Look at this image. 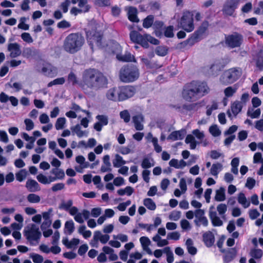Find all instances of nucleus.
Here are the masks:
<instances>
[{
  "label": "nucleus",
  "instance_id": "nucleus-1",
  "mask_svg": "<svg viewBox=\"0 0 263 263\" xmlns=\"http://www.w3.org/2000/svg\"><path fill=\"white\" fill-rule=\"evenodd\" d=\"M107 84L106 77L93 68L85 69L82 72L81 80L79 82V86L84 92L90 95L105 87Z\"/></svg>",
  "mask_w": 263,
  "mask_h": 263
},
{
  "label": "nucleus",
  "instance_id": "nucleus-2",
  "mask_svg": "<svg viewBox=\"0 0 263 263\" xmlns=\"http://www.w3.org/2000/svg\"><path fill=\"white\" fill-rule=\"evenodd\" d=\"M209 91V88L206 83L193 82L185 87L182 91V97L187 101L193 102Z\"/></svg>",
  "mask_w": 263,
  "mask_h": 263
},
{
  "label": "nucleus",
  "instance_id": "nucleus-3",
  "mask_svg": "<svg viewBox=\"0 0 263 263\" xmlns=\"http://www.w3.org/2000/svg\"><path fill=\"white\" fill-rule=\"evenodd\" d=\"M84 42V38L81 34L70 33L64 40L63 48L67 52L73 54L81 49Z\"/></svg>",
  "mask_w": 263,
  "mask_h": 263
},
{
  "label": "nucleus",
  "instance_id": "nucleus-4",
  "mask_svg": "<svg viewBox=\"0 0 263 263\" xmlns=\"http://www.w3.org/2000/svg\"><path fill=\"white\" fill-rule=\"evenodd\" d=\"M102 28L101 25L95 22H91L89 25V29L86 32V35L88 42L92 49L94 46L100 47L101 45Z\"/></svg>",
  "mask_w": 263,
  "mask_h": 263
},
{
  "label": "nucleus",
  "instance_id": "nucleus-5",
  "mask_svg": "<svg viewBox=\"0 0 263 263\" xmlns=\"http://www.w3.org/2000/svg\"><path fill=\"white\" fill-rule=\"evenodd\" d=\"M139 77V71L136 66L127 65L122 67L120 69L119 78L123 82H134L138 79Z\"/></svg>",
  "mask_w": 263,
  "mask_h": 263
},
{
  "label": "nucleus",
  "instance_id": "nucleus-6",
  "mask_svg": "<svg viewBox=\"0 0 263 263\" xmlns=\"http://www.w3.org/2000/svg\"><path fill=\"white\" fill-rule=\"evenodd\" d=\"M24 235L30 245L36 246L39 243L42 234L37 226L31 224L25 229Z\"/></svg>",
  "mask_w": 263,
  "mask_h": 263
},
{
  "label": "nucleus",
  "instance_id": "nucleus-7",
  "mask_svg": "<svg viewBox=\"0 0 263 263\" xmlns=\"http://www.w3.org/2000/svg\"><path fill=\"white\" fill-rule=\"evenodd\" d=\"M193 17V12L187 10L183 11L178 21L179 27L186 32L193 31L195 28Z\"/></svg>",
  "mask_w": 263,
  "mask_h": 263
},
{
  "label": "nucleus",
  "instance_id": "nucleus-8",
  "mask_svg": "<svg viewBox=\"0 0 263 263\" xmlns=\"http://www.w3.org/2000/svg\"><path fill=\"white\" fill-rule=\"evenodd\" d=\"M240 68H232L224 72L220 81L223 84H231L235 82L241 75Z\"/></svg>",
  "mask_w": 263,
  "mask_h": 263
},
{
  "label": "nucleus",
  "instance_id": "nucleus-9",
  "mask_svg": "<svg viewBox=\"0 0 263 263\" xmlns=\"http://www.w3.org/2000/svg\"><path fill=\"white\" fill-rule=\"evenodd\" d=\"M243 42L242 35L238 33H234L226 37V44L231 48L240 47Z\"/></svg>",
  "mask_w": 263,
  "mask_h": 263
},
{
  "label": "nucleus",
  "instance_id": "nucleus-10",
  "mask_svg": "<svg viewBox=\"0 0 263 263\" xmlns=\"http://www.w3.org/2000/svg\"><path fill=\"white\" fill-rule=\"evenodd\" d=\"M240 0H228L224 4L222 12L224 15L231 16L237 8Z\"/></svg>",
  "mask_w": 263,
  "mask_h": 263
},
{
  "label": "nucleus",
  "instance_id": "nucleus-11",
  "mask_svg": "<svg viewBox=\"0 0 263 263\" xmlns=\"http://www.w3.org/2000/svg\"><path fill=\"white\" fill-rule=\"evenodd\" d=\"M120 89V100L123 101L132 97L136 92V89L132 86H125L119 87Z\"/></svg>",
  "mask_w": 263,
  "mask_h": 263
},
{
  "label": "nucleus",
  "instance_id": "nucleus-12",
  "mask_svg": "<svg viewBox=\"0 0 263 263\" xmlns=\"http://www.w3.org/2000/svg\"><path fill=\"white\" fill-rule=\"evenodd\" d=\"M204 211L202 209H198L195 211L196 219L194 220V222L197 226H199L200 224L204 227L208 226V220L204 216Z\"/></svg>",
  "mask_w": 263,
  "mask_h": 263
},
{
  "label": "nucleus",
  "instance_id": "nucleus-13",
  "mask_svg": "<svg viewBox=\"0 0 263 263\" xmlns=\"http://www.w3.org/2000/svg\"><path fill=\"white\" fill-rule=\"evenodd\" d=\"M242 107V104L240 102L236 101L232 103L231 109L228 110L227 115L230 119H232L234 117H236L241 110Z\"/></svg>",
  "mask_w": 263,
  "mask_h": 263
},
{
  "label": "nucleus",
  "instance_id": "nucleus-14",
  "mask_svg": "<svg viewBox=\"0 0 263 263\" xmlns=\"http://www.w3.org/2000/svg\"><path fill=\"white\" fill-rule=\"evenodd\" d=\"M7 49L10 52V57L11 58H16L22 53L21 46L17 43H9L8 45Z\"/></svg>",
  "mask_w": 263,
  "mask_h": 263
},
{
  "label": "nucleus",
  "instance_id": "nucleus-15",
  "mask_svg": "<svg viewBox=\"0 0 263 263\" xmlns=\"http://www.w3.org/2000/svg\"><path fill=\"white\" fill-rule=\"evenodd\" d=\"M44 76L48 77H53L57 74L56 68L49 64H46L39 70Z\"/></svg>",
  "mask_w": 263,
  "mask_h": 263
},
{
  "label": "nucleus",
  "instance_id": "nucleus-16",
  "mask_svg": "<svg viewBox=\"0 0 263 263\" xmlns=\"http://www.w3.org/2000/svg\"><path fill=\"white\" fill-rule=\"evenodd\" d=\"M109 238V235L107 234H103L100 231H96L94 232L93 240L96 242L99 241L102 244H105L108 241Z\"/></svg>",
  "mask_w": 263,
  "mask_h": 263
},
{
  "label": "nucleus",
  "instance_id": "nucleus-17",
  "mask_svg": "<svg viewBox=\"0 0 263 263\" xmlns=\"http://www.w3.org/2000/svg\"><path fill=\"white\" fill-rule=\"evenodd\" d=\"M133 122L134 126L137 130H142L144 128L143 123L144 122V117L142 114H138L133 117Z\"/></svg>",
  "mask_w": 263,
  "mask_h": 263
},
{
  "label": "nucleus",
  "instance_id": "nucleus-18",
  "mask_svg": "<svg viewBox=\"0 0 263 263\" xmlns=\"http://www.w3.org/2000/svg\"><path fill=\"white\" fill-rule=\"evenodd\" d=\"M213 206H211L209 211V217L211 220L212 223L214 226L219 227L223 224L222 221L217 216L215 211H213Z\"/></svg>",
  "mask_w": 263,
  "mask_h": 263
},
{
  "label": "nucleus",
  "instance_id": "nucleus-19",
  "mask_svg": "<svg viewBox=\"0 0 263 263\" xmlns=\"http://www.w3.org/2000/svg\"><path fill=\"white\" fill-rule=\"evenodd\" d=\"M106 97L110 100L114 101H121L119 88H113L109 89L106 93Z\"/></svg>",
  "mask_w": 263,
  "mask_h": 263
},
{
  "label": "nucleus",
  "instance_id": "nucleus-20",
  "mask_svg": "<svg viewBox=\"0 0 263 263\" xmlns=\"http://www.w3.org/2000/svg\"><path fill=\"white\" fill-rule=\"evenodd\" d=\"M145 139L148 142H152L153 144L154 149L157 153H160L162 151V147L158 144V139L154 137L151 133H148L145 136Z\"/></svg>",
  "mask_w": 263,
  "mask_h": 263
},
{
  "label": "nucleus",
  "instance_id": "nucleus-21",
  "mask_svg": "<svg viewBox=\"0 0 263 263\" xmlns=\"http://www.w3.org/2000/svg\"><path fill=\"white\" fill-rule=\"evenodd\" d=\"M139 240L143 251H145L149 255H152L153 252L149 247L151 244V241L148 237L142 236L140 237Z\"/></svg>",
  "mask_w": 263,
  "mask_h": 263
},
{
  "label": "nucleus",
  "instance_id": "nucleus-22",
  "mask_svg": "<svg viewBox=\"0 0 263 263\" xmlns=\"http://www.w3.org/2000/svg\"><path fill=\"white\" fill-rule=\"evenodd\" d=\"M203 241L208 247L212 246L215 242V237L212 232L208 231L203 234Z\"/></svg>",
  "mask_w": 263,
  "mask_h": 263
},
{
  "label": "nucleus",
  "instance_id": "nucleus-23",
  "mask_svg": "<svg viewBox=\"0 0 263 263\" xmlns=\"http://www.w3.org/2000/svg\"><path fill=\"white\" fill-rule=\"evenodd\" d=\"M90 216V212L87 210H83L81 212H78L74 217V219L79 223H83L84 219H88Z\"/></svg>",
  "mask_w": 263,
  "mask_h": 263
},
{
  "label": "nucleus",
  "instance_id": "nucleus-24",
  "mask_svg": "<svg viewBox=\"0 0 263 263\" xmlns=\"http://www.w3.org/2000/svg\"><path fill=\"white\" fill-rule=\"evenodd\" d=\"M186 134L185 130H180L173 132L168 136L167 139L176 141L179 140H182Z\"/></svg>",
  "mask_w": 263,
  "mask_h": 263
},
{
  "label": "nucleus",
  "instance_id": "nucleus-25",
  "mask_svg": "<svg viewBox=\"0 0 263 263\" xmlns=\"http://www.w3.org/2000/svg\"><path fill=\"white\" fill-rule=\"evenodd\" d=\"M26 187L31 192L39 191L41 187L39 183L34 180L28 179L26 183Z\"/></svg>",
  "mask_w": 263,
  "mask_h": 263
},
{
  "label": "nucleus",
  "instance_id": "nucleus-26",
  "mask_svg": "<svg viewBox=\"0 0 263 263\" xmlns=\"http://www.w3.org/2000/svg\"><path fill=\"white\" fill-rule=\"evenodd\" d=\"M102 251L105 254L108 255V258L111 261L117 260L118 258V255L115 253V250L110 247L105 246L102 248Z\"/></svg>",
  "mask_w": 263,
  "mask_h": 263
},
{
  "label": "nucleus",
  "instance_id": "nucleus-27",
  "mask_svg": "<svg viewBox=\"0 0 263 263\" xmlns=\"http://www.w3.org/2000/svg\"><path fill=\"white\" fill-rule=\"evenodd\" d=\"M209 24L207 22H204L202 23L201 25L200 26L199 29L194 33L195 40H198V39L200 38V37L205 32Z\"/></svg>",
  "mask_w": 263,
  "mask_h": 263
},
{
  "label": "nucleus",
  "instance_id": "nucleus-28",
  "mask_svg": "<svg viewBox=\"0 0 263 263\" xmlns=\"http://www.w3.org/2000/svg\"><path fill=\"white\" fill-rule=\"evenodd\" d=\"M137 9L133 7L127 8V15L128 19L133 22H138L139 19L137 17Z\"/></svg>",
  "mask_w": 263,
  "mask_h": 263
},
{
  "label": "nucleus",
  "instance_id": "nucleus-29",
  "mask_svg": "<svg viewBox=\"0 0 263 263\" xmlns=\"http://www.w3.org/2000/svg\"><path fill=\"white\" fill-rule=\"evenodd\" d=\"M223 165L218 162L213 163L210 168V174L216 178L218 177V174L222 171Z\"/></svg>",
  "mask_w": 263,
  "mask_h": 263
},
{
  "label": "nucleus",
  "instance_id": "nucleus-30",
  "mask_svg": "<svg viewBox=\"0 0 263 263\" xmlns=\"http://www.w3.org/2000/svg\"><path fill=\"white\" fill-rule=\"evenodd\" d=\"M169 165L177 169H181L186 165V163L183 160L180 161L176 159H172L169 162Z\"/></svg>",
  "mask_w": 263,
  "mask_h": 263
},
{
  "label": "nucleus",
  "instance_id": "nucleus-31",
  "mask_svg": "<svg viewBox=\"0 0 263 263\" xmlns=\"http://www.w3.org/2000/svg\"><path fill=\"white\" fill-rule=\"evenodd\" d=\"M117 58L118 60L122 62H136L134 57L129 52H126L124 54H117Z\"/></svg>",
  "mask_w": 263,
  "mask_h": 263
},
{
  "label": "nucleus",
  "instance_id": "nucleus-32",
  "mask_svg": "<svg viewBox=\"0 0 263 263\" xmlns=\"http://www.w3.org/2000/svg\"><path fill=\"white\" fill-rule=\"evenodd\" d=\"M237 200L245 209L248 208L250 205V202L247 199L245 195L243 193H240L238 194Z\"/></svg>",
  "mask_w": 263,
  "mask_h": 263
},
{
  "label": "nucleus",
  "instance_id": "nucleus-33",
  "mask_svg": "<svg viewBox=\"0 0 263 263\" xmlns=\"http://www.w3.org/2000/svg\"><path fill=\"white\" fill-rule=\"evenodd\" d=\"M126 163V161L123 160L122 156L119 154H116L112 160V164L114 167L119 168Z\"/></svg>",
  "mask_w": 263,
  "mask_h": 263
},
{
  "label": "nucleus",
  "instance_id": "nucleus-34",
  "mask_svg": "<svg viewBox=\"0 0 263 263\" xmlns=\"http://www.w3.org/2000/svg\"><path fill=\"white\" fill-rule=\"evenodd\" d=\"M36 179L40 183L47 184L55 181L54 178H52V176L47 177L42 174H40L36 176Z\"/></svg>",
  "mask_w": 263,
  "mask_h": 263
},
{
  "label": "nucleus",
  "instance_id": "nucleus-35",
  "mask_svg": "<svg viewBox=\"0 0 263 263\" xmlns=\"http://www.w3.org/2000/svg\"><path fill=\"white\" fill-rule=\"evenodd\" d=\"M152 240L156 242L157 245L159 247H163L168 245L169 242L167 239H162L159 235H155L153 238Z\"/></svg>",
  "mask_w": 263,
  "mask_h": 263
},
{
  "label": "nucleus",
  "instance_id": "nucleus-36",
  "mask_svg": "<svg viewBox=\"0 0 263 263\" xmlns=\"http://www.w3.org/2000/svg\"><path fill=\"white\" fill-rule=\"evenodd\" d=\"M193 241L191 238H188L185 242V245L188 252L192 255H194L197 253V249L193 246Z\"/></svg>",
  "mask_w": 263,
  "mask_h": 263
},
{
  "label": "nucleus",
  "instance_id": "nucleus-37",
  "mask_svg": "<svg viewBox=\"0 0 263 263\" xmlns=\"http://www.w3.org/2000/svg\"><path fill=\"white\" fill-rule=\"evenodd\" d=\"M51 173L54 175V177H52V178H54L55 181L58 179H62L65 177L64 172L62 170L58 168H53Z\"/></svg>",
  "mask_w": 263,
  "mask_h": 263
},
{
  "label": "nucleus",
  "instance_id": "nucleus-38",
  "mask_svg": "<svg viewBox=\"0 0 263 263\" xmlns=\"http://www.w3.org/2000/svg\"><path fill=\"white\" fill-rule=\"evenodd\" d=\"M71 130L72 132L74 133L79 138H81L84 136L86 137L87 136V133L85 131L82 130L81 126L79 124H77L76 126L71 127Z\"/></svg>",
  "mask_w": 263,
  "mask_h": 263
},
{
  "label": "nucleus",
  "instance_id": "nucleus-39",
  "mask_svg": "<svg viewBox=\"0 0 263 263\" xmlns=\"http://www.w3.org/2000/svg\"><path fill=\"white\" fill-rule=\"evenodd\" d=\"M215 199L217 201H222L226 199L225 189L223 187L216 191Z\"/></svg>",
  "mask_w": 263,
  "mask_h": 263
},
{
  "label": "nucleus",
  "instance_id": "nucleus-40",
  "mask_svg": "<svg viewBox=\"0 0 263 263\" xmlns=\"http://www.w3.org/2000/svg\"><path fill=\"white\" fill-rule=\"evenodd\" d=\"M78 232L85 239H87L91 236V232L90 230H86V227L85 225L80 226Z\"/></svg>",
  "mask_w": 263,
  "mask_h": 263
},
{
  "label": "nucleus",
  "instance_id": "nucleus-41",
  "mask_svg": "<svg viewBox=\"0 0 263 263\" xmlns=\"http://www.w3.org/2000/svg\"><path fill=\"white\" fill-rule=\"evenodd\" d=\"M194 40L193 39H190L187 40L182 42L180 43H178L176 45V48L177 49L182 50L186 48L188 46L190 47L194 44Z\"/></svg>",
  "mask_w": 263,
  "mask_h": 263
},
{
  "label": "nucleus",
  "instance_id": "nucleus-42",
  "mask_svg": "<svg viewBox=\"0 0 263 263\" xmlns=\"http://www.w3.org/2000/svg\"><path fill=\"white\" fill-rule=\"evenodd\" d=\"M185 142L186 144H190V147L191 149H194L196 148L197 143L193 135H187L185 140Z\"/></svg>",
  "mask_w": 263,
  "mask_h": 263
},
{
  "label": "nucleus",
  "instance_id": "nucleus-43",
  "mask_svg": "<svg viewBox=\"0 0 263 263\" xmlns=\"http://www.w3.org/2000/svg\"><path fill=\"white\" fill-rule=\"evenodd\" d=\"M134 189L129 186H127L124 189H121L117 191V193L120 196H123L124 195H126L128 196L132 195V194L134 193Z\"/></svg>",
  "mask_w": 263,
  "mask_h": 263
},
{
  "label": "nucleus",
  "instance_id": "nucleus-44",
  "mask_svg": "<svg viewBox=\"0 0 263 263\" xmlns=\"http://www.w3.org/2000/svg\"><path fill=\"white\" fill-rule=\"evenodd\" d=\"M143 203L144 205L149 210L154 211L156 209V203L151 198H145L143 200Z\"/></svg>",
  "mask_w": 263,
  "mask_h": 263
},
{
  "label": "nucleus",
  "instance_id": "nucleus-45",
  "mask_svg": "<svg viewBox=\"0 0 263 263\" xmlns=\"http://www.w3.org/2000/svg\"><path fill=\"white\" fill-rule=\"evenodd\" d=\"M163 252L166 255V260L168 263H173L174 260V254L170 247H166L163 249Z\"/></svg>",
  "mask_w": 263,
  "mask_h": 263
},
{
  "label": "nucleus",
  "instance_id": "nucleus-46",
  "mask_svg": "<svg viewBox=\"0 0 263 263\" xmlns=\"http://www.w3.org/2000/svg\"><path fill=\"white\" fill-rule=\"evenodd\" d=\"M65 233L71 234L74 230V224L72 220L67 221L65 223Z\"/></svg>",
  "mask_w": 263,
  "mask_h": 263
},
{
  "label": "nucleus",
  "instance_id": "nucleus-47",
  "mask_svg": "<svg viewBox=\"0 0 263 263\" xmlns=\"http://www.w3.org/2000/svg\"><path fill=\"white\" fill-rule=\"evenodd\" d=\"M153 166H154V162L153 159L148 158H145L143 159L141 166L144 170L151 168Z\"/></svg>",
  "mask_w": 263,
  "mask_h": 263
},
{
  "label": "nucleus",
  "instance_id": "nucleus-48",
  "mask_svg": "<svg viewBox=\"0 0 263 263\" xmlns=\"http://www.w3.org/2000/svg\"><path fill=\"white\" fill-rule=\"evenodd\" d=\"M263 252L261 250L259 249H251L250 252V256L255 259H258L261 258Z\"/></svg>",
  "mask_w": 263,
  "mask_h": 263
},
{
  "label": "nucleus",
  "instance_id": "nucleus-49",
  "mask_svg": "<svg viewBox=\"0 0 263 263\" xmlns=\"http://www.w3.org/2000/svg\"><path fill=\"white\" fill-rule=\"evenodd\" d=\"M76 162L80 164L83 168H87L89 166L88 162L85 161V158L83 156L80 155L76 158Z\"/></svg>",
  "mask_w": 263,
  "mask_h": 263
},
{
  "label": "nucleus",
  "instance_id": "nucleus-50",
  "mask_svg": "<svg viewBox=\"0 0 263 263\" xmlns=\"http://www.w3.org/2000/svg\"><path fill=\"white\" fill-rule=\"evenodd\" d=\"M27 200L32 203H39L41 201L40 197L35 194H30L27 196Z\"/></svg>",
  "mask_w": 263,
  "mask_h": 263
},
{
  "label": "nucleus",
  "instance_id": "nucleus-51",
  "mask_svg": "<svg viewBox=\"0 0 263 263\" xmlns=\"http://www.w3.org/2000/svg\"><path fill=\"white\" fill-rule=\"evenodd\" d=\"M237 88L232 86H229L224 90L225 97L229 98L232 97L236 92Z\"/></svg>",
  "mask_w": 263,
  "mask_h": 263
},
{
  "label": "nucleus",
  "instance_id": "nucleus-52",
  "mask_svg": "<svg viewBox=\"0 0 263 263\" xmlns=\"http://www.w3.org/2000/svg\"><path fill=\"white\" fill-rule=\"evenodd\" d=\"M67 81L68 83H71L72 85H75L78 84L79 85V82L78 80L76 74L72 71L70 72L67 78Z\"/></svg>",
  "mask_w": 263,
  "mask_h": 263
},
{
  "label": "nucleus",
  "instance_id": "nucleus-53",
  "mask_svg": "<svg viewBox=\"0 0 263 263\" xmlns=\"http://www.w3.org/2000/svg\"><path fill=\"white\" fill-rule=\"evenodd\" d=\"M154 22V16L152 15L147 16L143 21V26L144 28H149Z\"/></svg>",
  "mask_w": 263,
  "mask_h": 263
},
{
  "label": "nucleus",
  "instance_id": "nucleus-54",
  "mask_svg": "<svg viewBox=\"0 0 263 263\" xmlns=\"http://www.w3.org/2000/svg\"><path fill=\"white\" fill-rule=\"evenodd\" d=\"M209 132L214 137L219 136L221 134V131L217 125H212L209 128Z\"/></svg>",
  "mask_w": 263,
  "mask_h": 263
},
{
  "label": "nucleus",
  "instance_id": "nucleus-55",
  "mask_svg": "<svg viewBox=\"0 0 263 263\" xmlns=\"http://www.w3.org/2000/svg\"><path fill=\"white\" fill-rule=\"evenodd\" d=\"M78 6L81 11L86 12L89 9V7L87 5V0H79Z\"/></svg>",
  "mask_w": 263,
  "mask_h": 263
},
{
  "label": "nucleus",
  "instance_id": "nucleus-56",
  "mask_svg": "<svg viewBox=\"0 0 263 263\" xmlns=\"http://www.w3.org/2000/svg\"><path fill=\"white\" fill-rule=\"evenodd\" d=\"M66 123V119L65 118H59L57 119L55 124V128L57 130L62 129L64 127Z\"/></svg>",
  "mask_w": 263,
  "mask_h": 263
},
{
  "label": "nucleus",
  "instance_id": "nucleus-57",
  "mask_svg": "<svg viewBox=\"0 0 263 263\" xmlns=\"http://www.w3.org/2000/svg\"><path fill=\"white\" fill-rule=\"evenodd\" d=\"M261 114V110L259 108L256 110L253 109H249L247 114L252 118H257L259 117Z\"/></svg>",
  "mask_w": 263,
  "mask_h": 263
},
{
  "label": "nucleus",
  "instance_id": "nucleus-58",
  "mask_svg": "<svg viewBox=\"0 0 263 263\" xmlns=\"http://www.w3.org/2000/svg\"><path fill=\"white\" fill-rule=\"evenodd\" d=\"M27 175V172L25 170H21L15 175L16 180L20 182H22L26 178Z\"/></svg>",
  "mask_w": 263,
  "mask_h": 263
},
{
  "label": "nucleus",
  "instance_id": "nucleus-59",
  "mask_svg": "<svg viewBox=\"0 0 263 263\" xmlns=\"http://www.w3.org/2000/svg\"><path fill=\"white\" fill-rule=\"evenodd\" d=\"M26 20L27 18L25 17H21L17 27L19 29H21L24 30H28L29 28V25L25 23Z\"/></svg>",
  "mask_w": 263,
  "mask_h": 263
},
{
  "label": "nucleus",
  "instance_id": "nucleus-60",
  "mask_svg": "<svg viewBox=\"0 0 263 263\" xmlns=\"http://www.w3.org/2000/svg\"><path fill=\"white\" fill-rule=\"evenodd\" d=\"M141 34L139 32L136 31H132L130 33V40L135 43H137L139 42V39L141 37Z\"/></svg>",
  "mask_w": 263,
  "mask_h": 263
},
{
  "label": "nucleus",
  "instance_id": "nucleus-61",
  "mask_svg": "<svg viewBox=\"0 0 263 263\" xmlns=\"http://www.w3.org/2000/svg\"><path fill=\"white\" fill-rule=\"evenodd\" d=\"M156 53L161 57L165 56L167 53V49L164 46H158L156 48Z\"/></svg>",
  "mask_w": 263,
  "mask_h": 263
},
{
  "label": "nucleus",
  "instance_id": "nucleus-62",
  "mask_svg": "<svg viewBox=\"0 0 263 263\" xmlns=\"http://www.w3.org/2000/svg\"><path fill=\"white\" fill-rule=\"evenodd\" d=\"M30 257L34 263H42L44 261L43 257L39 254L32 253Z\"/></svg>",
  "mask_w": 263,
  "mask_h": 263
},
{
  "label": "nucleus",
  "instance_id": "nucleus-63",
  "mask_svg": "<svg viewBox=\"0 0 263 263\" xmlns=\"http://www.w3.org/2000/svg\"><path fill=\"white\" fill-rule=\"evenodd\" d=\"M181 217V212L178 211H173L169 215V219L174 221H177Z\"/></svg>",
  "mask_w": 263,
  "mask_h": 263
},
{
  "label": "nucleus",
  "instance_id": "nucleus-64",
  "mask_svg": "<svg viewBox=\"0 0 263 263\" xmlns=\"http://www.w3.org/2000/svg\"><path fill=\"white\" fill-rule=\"evenodd\" d=\"M21 38L23 41L25 42L28 44H31L33 43V40L31 35L28 32H24L21 35Z\"/></svg>",
  "mask_w": 263,
  "mask_h": 263
}]
</instances>
